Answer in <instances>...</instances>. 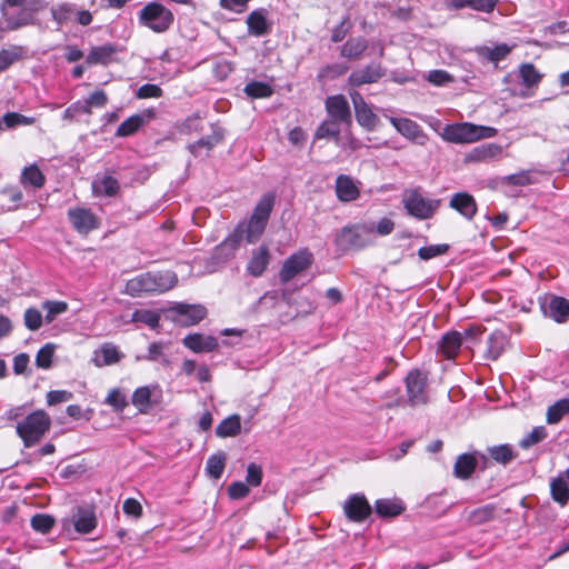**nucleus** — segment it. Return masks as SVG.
Segmentation results:
<instances>
[{
	"label": "nucleus",
	"instance_id": "1",
	"mask_svg": "<svg viewBox=\"0 0 569 569\" xmlns=\"http://www.w3.org/2000/svg\"><path fill=\"white\" fill-rule=\"evenodd\" d=\"M176 283L177 276L173 271H149L128 280L126 293L131 297H140L146 293H162L173 288Z\"/></svg>",
	"mask_w": 569,
	"mask_h": 569
},
{
	"label": "nucleus",
	"instance_id": "2",
	"mask_svg": "<svg viewBox=\"0 0 569 569\" xmlns=\"http://www.w3.org/2000/svg\"><path fill=\"white\" fill-rule=\"evenodd\" d=\"M497 133V130L492 127L479 126L470 122H460L447 124L443 128L441 137L443 140L462 144L472 143L481 139L492 138Z\"/></svg>",
	"mask_w": 569,
	"mask_h": 569
},
{
	"label": "nucleus",
	"instance_id": "3",
	"mask_svg": "<svg viewBox=\"0 0 569 569\" xmlns=\"http://www.w3.org/2000/svg\"><path fill=\"white\" fill-rule=\"evenodd\" d=\"M274 200L276 196L273 193L263 194L254 207L249 221L246 224L241 223L248 243H254L261 238L272 212Z\"/></svg>",
	"mask_w": 569,
	"mask_h": 569
},
{
	"label": "nucleus",
	"instance_id": "4",
	"mask_svg": "<svg viewBox=\"0 0 569 569\" xmlns=\"http://www.w3.org/2000/svg\"><path fill=\"white\" fill-rule=\"evenodd\" d=\"M51 427L50 416L42 409L29 413L17 425V433L23 441L24 447L30 448L37 445Z\"/></svg>",
	"mask_w": 569,
	"mask_h": 569
},
{
	"label": "nucleus",
	"instance_id": "5",
	"mask_svg": "<svg viewBox=\"0 0 569 569\" xmlns=\"http://www.w3.org/2000/svg\"><path fill=\"white\" fill-rule=\"evenodd\" d=\"M139 24L154 33L167 32L174 23L173 12L161 2L146 3L138 13Z\"/></svg>",
	"mask_w": 569,
	"mask_h": 569
},
{
	"label": "nucleus",
	"instance_id": "6",
	"mask_svg": "<svg viewBox=\"0 0 569 569\" xmlns=\"http://www.w3.org/2000/svg\"><path fill=\"white\" fill-rule=\"evenodd\" d=\"M403 207L408 214L419 219H431L440 207V199H427L418 189L409 190L405 193Z\"/></svg>",
	"mask_w": 569,
	"mask_h": 569
},
{
	"label": "nucleus",
	"instance_id": "7",
	"mask_svg": "<svg viewBox=\"0 0 569 569\" xmlns=\"http://www.w3.org/2000/svg\"><path fill=\"white\" fill-rule=\"evenodd\" d=\"M315 262V256L308 248H301L290 254L279 271V280L282 284L288 283L299 273L308 270Z\"/></svg>",
	"mask_w": 569,
	"mask_h": 569
},
{
	"label": "nucleus",
	"instance_id": "8",
	"mask_svg": "<svg viewBox=\"0 0 569 569\" xmlns=\"http://www.w3.org/2000/svg\"><path fill=\"white\" fill-rule=\"evenodd\" d=\"M373 227H367L366 224L345 227L337 234L336 244L345 251L363 249L370 243L366 236L373 232Z\"/></svg>",
	"mask_w": 569,
	"mask_h": 569
},
{
	"label": "nucleus",
	"instance_id": "9",
	"mask_svg": "<svg viewBox=\"0 0 569 569\" xmlns=\"http://www.w3.org/2000/svg\"><path fill=\"white\" fill-rule=\"evenodd\" d=\"M427 383L428 376L426 372L412 369L407 373L405 385L409 406L416 407L428 402Z\"/></svg>",
	"mask_w": 569,
	"mask_h": 569
},
{
	"label": "nucleus",
	"instance_id": "10",
	"mask_svg": "<svg viewBox=\"0 0 569 569\" xmlns=\"http://www.w3.org/2000/svg\"><path fill=\"white\" fill-rule=\"evenodd\" d=\"M349 96L353 104L358 124L367 131H373L380 123L379 117L373 112L372 108L366 102L359 91H350Z\"/></svg>",
	"mask_w": 569,
	"mask_h": 569
},
{
	"label": "nucleus",
	"instance_id": "11",
	"mask_svg": "<svg viewBox=\"0 0 569 569\" xmlns=\"http://www.w3.org/2000/svg\"><path fill=\"white\" fill-rule=\"evenodd\" d=\"M343 512L349 521L361 523L371 516L372 507L365 495L355 493L345 501Z\"/></svg>",
	"mask_w": 569,
	"mask_h": 569
},
{
	"label": "nucleus",
	"instance_id": "12",
	"mask_svg": "<svg viewBox=\"0 0 569 569\" xmlns=\"http://www.w3.org/2000/svg\"><path fill=\"white\" fill-rule=\"evenodd\" d=\"M325 109L329 119L341 122L346 127L352 124V113L347 98L341 94L327 97Z\"/></svg>",
	"mask_w": 569,
	"mask_h": 569
},
{
	"label": "nucleus",
	"instance_id": "13",
	"mask_svg": "<svg viewBox=\"0 0 569 569\" xmlns=\"http://www.w3.org/2000/svg\"><path fill=\"white\" fill-rule=\"evenodd\" d=\"M178 316L173 320L182 327H190L199 323L207 317V309L201 305L176 303L169 309Z\"/></svg>",
	"mask_w": 569,
	"mask_h": 569
},
{
	"label": "nucleus",
	"instance_id": "14",
	"mask_svg": "<svg viewBox=\"0 0 569 569\" xmlns=\"http://www.w3.org/2000/svg\"><path fill=\"white\" fill-rule=\"evenodd\" d=\"M68 218L78 233L88 234L100 227L99 218L87 208H72L68 210Z\"/></svg>",
	"mask_w": 569,
	"mask_h": 569
},
{
	"label": "nucleus",
	"instance_id": "15",
	"mask_svg": "<svg viewBox=\"0 0 569 569\" xmlns=\"http://www.w3.org/2000/svg\"><path fill=\"white\" fill-rule=\"evenodd\" d=\"M386 74V69L380 62H372L362 69L353 70L348 77V84L359 88L363 84L377 83Z\"/></svg>",
	"mask_w": 569,
	"mask_h": 569
},
{
	"label": "nucleus",
	"instance_id": "16",
	"mask_svg": "<svg viewBox=\"0 0 569 569\" xmlns=\"http://www.w3.org/2000/svg\"><path fill=\"white\" fill-rule=\"evenodd\" d=\"M389 121L395 127V129L406 139L420 146H425L427 143L429 139L428 134L416 121L409 118L396 117H391Z\"/></svg>",
	"mask_w": 569,
	"mask_h": 569
},
{
	"label": "nucleus",
	"instance_id": "17",
	"mask_svg": "<svg viewBox=\"0 0 569 569\" xmlns=\"http://www.w3.org/2000/svg\"><path fill=\"white\" fill-rule=\"evenodd\" d=\"M91 191L94 197L114 198L120 194L121 184L111 172L107 171L92 180Z\"/></svg>",
	"mask_w": 569,
	"mask_h": 569
},
{
	"label": "nucleus",
	"instance_id": "18",
	"mask_svg": "<svg viewBox=\"0 0 569 569\" xmlns=\"http://www.w3.org/2000/svg\"><path fill=\"white\" fill-rule=\"evenodd\" d=\"M268 10L258 8L252 10L246 19L247 30L250 36L262 37L270 32L271 24L268 21Z\"/></svg>",
	"mask_w": 569,
	"mask_h": 569
},
{
	"label": "nucleus",
	"instance_id": "19",
	"mask_svg": "<svg viewBox=\"0 0 569 569\" xmlns=\"http://www.w3.org/2000/svg\"><path fill=\"white\" fill-rule=\"evenodd\" d=\"M119 48L112 43H106L102 46L92 47L87 57L86 62L89 66H109L112 62H116L114 56L119 52Z\"/></svg>",
	"mask_w": 569,
	"mask_h": 569
},
{
	"label": "nucleus",
	"instance_id": "20",
	"mask_svg": "<svg viewBox=\"0 0 569 569\" xmlns=\"http://www.w3.org/2000/svg\"><path fill=\"white\" fill-rule=\"evenodd\" d=\"M154 117L156 112L153 109H148L143 114L136 113L130 116L118 126L116 130V137L126 138L134 134L146 123L147 120H150Z\"/></svg>",
	"mask_w": 569,
	"mask_h": 569
},
{
	"label": "nucleus",
	"instance_id": "21",
	"mask_svg": "<svg viewBox=\"0 0 569 569\" xmlns=\"http://www.w3.org/2000/svg\"><path fill=\"white\" fill-rule=\"evenodd\" d=\"M449 207L455 209L467 220H472L478 211L473 196L468 192L455 193L449 201Z\"/></svg>",
	"mask_w": 569,
	"mask_h": 569
},
{
	"label": "nucleus",
	"instance_id": "22",
	"mask_svg": "<svg viewBox=\"0 0 569 569\" xmlns=\"http://www.w3.org/2000/svg\"><path fill=\"white\" fill-rule=\"evenodd\" d=\"M123 358V353L111 342H104L99 349L94 350L92 363L97 368L112 366L118 363Z\"/></svg>",
	"mask_w": 569,
	"mask_h": 569
},
{
	"label": "nucleus",
	"instance_id": "23",
	"mask_svg": "<svg viewBox=\"0 0 569 569\" xmlns=\"http://www.w3.org/2000/svg\"><path fill=\"white\" fill-rule=\"evenodd\" d=\"M543 312L557 323H565L569 319V300L560 296H551Z\"/></svg>",
	"mask_w": 569,
	"mask_h": 569
},
{
	"label": "nucleus",
	"instance_id": "24",
	"mask_svg": "<svg viewBox=\"0 0 569 569\" xmlns=\"http://www.w3.org/2000/svg\"><path fill=\"white\" fill-rule=\"evenodd\" d=\"M515 48L516 44L498 43L495 47L478 46L475 48V52L481 59L497 64L499 61L505 60Z\"/></svg>",
	"mask_w": 569,
	"mask_h": 569
},
{
	"label": "nucleus",
	"instance_id": "25",
	"mask_svg": "<svg viewBox=\"0 0 569 569\" xmlns=\"http://www.w3.org/2000/svg\"><path fill=\"white\" fill-rule=\"evenodd\" d=\"M462 345V335L458 331L445 333L439 341L438 351L448 360H453L459 353Z\"/></svg>",
	"mask_w": 569,
	"mask_h": 569
},
{
	"label": "nucleus",
	"instance_id": "26",
	"mask_svg": "<svg viewBox=\"0 0 569 569\" xmlns=\"http://www.w3.org/2000/svg\"><path fill=\"white\" fill-rule=\"evenodd\" d=\"M183 346L193 352H210L218 348V340L214 337H203L201 333H190L182 340Z\"/></svg>",
	"mask_w": 569,
	"mask_h": 569
},
{
	"label": "nucleus",
	"instance_id": "27",
	"mask_svg": "<svg viewBox=\"0 0 569 569\" xmlns=\"http://www.w3.org/2000/svg\"><path fill=\"white\" fill-rule=\"evenodd\" d=\"M336 194L337 198L342 202L355 201L360 197V190L347 174H340L336 179Z\"/></svg>",
	"mask_w": 569,
	"mask_h": 569
},
{
	"label": "nucleus",
	"instance_id": "28",
	"mask_svg": "<svg viewBox=\"0 0 569 569\" xmlns=\"http://www.w3.org/2000/svg\"><path fill=\"white\" fill-rule=\"evenodd\" d=\"M2 17L6 21V29L10 31L34 23L33 10L27 7H22L17 13H10L8 11L7 16Z\"/></svg>",
	"mask_w": 569,
	"mask_h": 569
},
{
	"label": "nucleus",
	"instance_id": "29",
	"mask_svg": "<svg viewBox=\"0 0 569 569\" xmlns=\"http://www.w3.org/2000/svg\"><path fill=\"white\" fill-rule=\"evenodd\" d=\"M74 529L79 533H90L97 528L98 520L92 509L79 507L73 520Z\"/></svg>",
	"mask_w": 569,
	"mask_h": 569
},
{
	"label": "nucleus",
	"instance_id": "30",
	"mask_svg": "<svg viewBox=\"0 0 569 569\" xmlns=\"http://www.w3.org/2000/svg\"><path fill=\"white\" fill-rule=\"evenodd\" d=\"M223 140V131L219 126H211V134L200 138L193 143L189 144V151L198 157L200 154V149L206 148L208 151L214 148Z\"/></svg>",
	"mask_w": 569,
	"mask_h": 569
},
{
	"label": "nucleus",
	"instance_id": "31",
	"mask_svg": "<svg viewBox=\"0 0 569 569\" xmlns=\"http://www.w3.org/2000/svg\"><path fill=\"white\" fill-rule=\"evenodd\" d=\"M502 151L501 146L497 143H485L473 148L467 156V162H485L498 157Z\"/></svg>",
	"mask_w": 569,
	"mask_h": 569
},
{
	"label": "nucleus",
	"instance_id": "32",
	"mask_svg": "<svg viewBox=\"0 0 569 569\" xmlns=\"http://www.w3.org/2000/svg\"><path fill=\"white\" fill-rule=\"evenodd\" d=\"M270 262V252L267 246H261L250 259L247 270L253 277H260Z\"/></svg>",
	"mask_w": 569,
	"mask_h": 569
},
{
	"label": "nucleus",
	"instance_id": "33",
	"mask_svg": "<svg viewBox=\"0 0 569 569\" xmlns=\"http://www.w3.org/2000/svg\"><path fill=\"white\" fill-rule=\"evenodd\" d=\"M244 238L243 226L239 224L219 246L216 247V254L224 253L226 257L233 256Z\"/></svg>",
	"mask_w": 569,
	"mask_h": 569
},
{
	"label": "nucleus",
	"instance_id": "34",
	"mask_svg": "<svg viewBox=\"0 0 569 569\" xmlns=\"http://www.w3.org/2000/svg\"><path fill=\"white\" fill-rule=\"evenodd\" d=\"M497 0H449L448 8L460 10L470 8L475 11L490 13L495 10Z\"/></svg>",
	"mask_w": 569,
	"mask_h": 569
},
{
	"label": "nucleus",
	"instance_id": "35",
	"mask_svg": "<svg viewBox=\"0 0 569 569\" xmlns=\"http://www.w3.org/2000/svg\"><path fill=\"white\" fill-rule=\"evenodd\" d=\"M477 468V459L471 453L460 455L453 466V473L457 478L469 479Z\"/></svg>",
	"mask_w": 569,
	"mask_h": 569
},
{
	"label": "nucleus",
	"instance_id": "36",
	"mask_svg": "<svg viewBox=\"0 0 569 569\" xmlns=\"http://www.w3.org/2000/svg\"><path fill=\"white\" fill-rule=\"evenodd\" d=\"M368 48V41L362 37L349 38L341 47V57L356 60L359 59Z\"/></svg>",
	"mask_w": 569,
	"mask_h": 569
},
{
	"label": "nucleus",
	"instance_id": "37",
	"mask_svg": "<svg viewBox=\"0 0 569 569\" xmlns=\"http://www.w3.org/2000/svg\"><path fill=\"white\" fill-rule=\"evenodd\" d=\"M506 345V337L501 331H493L487 339V349L485 358L487 360L496 361L503 352Z\"/></svg>",
	"mask_w": 569,
	"mask_h": 569
},
{
	"label": "nucleus",
	"instance_id": "38",
	"mask_svg": "<svg viewBox=\"0 0 569 569\" xmlns=\"http://www.w3.org/2000/svg\"><path fill=\"white\" fill-rule=\"evenodd\" d=\"M497 513V507L492 503H488L470 510L467 516V521L471 526H480L495 519Z\"/></svg>",
	"mask_w": 569,
	"mask_h": 569
},
{
	"label": "nucleus",
	"instance_id": "39",
	"mask_svg": "<svg viewBox=\"0 0 569 569\" xmlns=\"http://www.w3.org/2000/svg\"><path fill=\"white\" fill-rule=\"evenodd\" d=\"M241 432L240 416L234 413L224 418L216 428L219 438L236 437Z\"/></svg>",
	"mask_w": 569,
	"mask_h": 569
},
{
	"label": "nucleus",
	"instance_id": "40",
	"mask_svg": "<svg viewBox=\"0 0 569 569\" xmlns=\"http://www.w3.org/2000/svg\"><path fill=\"white\" fill-rule=\"evenodd\" d=\"M341 124V122L329 118L323 120L316 129L315 139H333L338 142L340 140Z\"/></svg>",
	"mask_w": 569,
	"mask_h": 569
},
{
	"label": "nucleus",
	"instance_id": "41",
	"mask_svg": "<svg viewBox=\"0 0 569 569\" xmlns=\"http://www.w3.org/2000/svg\"><path fill=\"white\" fill-rule=\"evenodd\" d=\"M569 415V398H562L548 407L546 421L548 425H556Z\"/></svg>",
	"mask_w": 569,
	"mask_h": 569
},
{
	"label": "nucleus",
	"instance_id": "42",
	"mask_svg": "<svg viewBox=\"0 0 569 569\" xmlns=\"http://www.w3.org/2000/svg\"><path fill=\"white\" fill-rule=\"evenodd\" d=\"M131 402L140 413H148L152 407L150 387L143 386L137 388L132 393Z\"/></svg>",
	"mask_w": 569,
	"mask_h": 569
},
{
	"label": "nucleus",
	"instance_id": "43",
	"mask_svg": "<svg viewBox=\"0 0 569 569\" xmlns=\"http://www.w3.org/2000/svg\"><path fill=\"white\" fill-rule=\"evenodd\" d=\"M227 461V456L224 452L220 451L214 455H211L206 465V471L210 478L218 480L222 477L224 471Z\"/></svg>",
	"mask_w": 569,
	"mask_h": 569
},
{
	"label": "nucleus",
	"instance_id": "44",
	"mask_svg": "<svg viewBox=\"0 0 569 569\" xmlns=\"http://www.w3.org/2000/svg\"><path fill=\"white\" fill-rule=\"evenodd\" d=\"M550 493L553 501L559 503L561 507L569 502V487L567 481L561 477L551 480Z\"/></svg>",
	"mask_w": 569,
	"mask_h": 569
},
{
	"label": "nucleus",
	"instance_id": "45",
	"mask_svg": "<svg viewBox=\"0 0 569 569\" xmlns=\"http://www.w3.org/2000/svg\"><path fill=\"white\" fill-rule=\"evenodd\" d=\"M519 76L522 80V83L527 88L537 87L543 77V74L540 73L539 70L535 67V64L530 62L520 64Z\"/></svg>",
	"mask_w": 569,
	"mask_h": 569
},
{
	"label": "nucleus",
	"instance_id": "46",
	"mask_svg": "<svg viewBox=\"0 0 569 569\" xmlns=\"http://www.w3.org/2000/svg\"><path fill=\"white\" fill-rule=\"evenodd\" d=\"M488 453L493 461L500 465H508L517 457L513 448L507 443L489 448Z\"/></svg>",
	"mask_w": 569,
	"mask_h": 569
},
{
	"label": "nucleus",
	"instance_id": "47",
	"mask_svg": "<svg viewBox=\"0 0 569 569\" xmlns=\"http://www.w3.org/2000/svg\"><path fill=\"white\" fill-rule=\"evenodd\" d=\"M46 182V177L41 172V170L36 166L26 167L21 173V183L30 184L34 188L43 187Z\"/></svg>",
	"mask_w": 569,
	"mask_h": 569
},
{
	"label": "nucleus",
	"instance_id": "48",
	"mask_svg": "<svg viewBox=\"0 0 569 569\" xmlns=\"http://www.w3.org/2000/svg\"><path fill=\"white\" fill-rule=\"evenodd\" d=\"M23 52L24 50L21 46H12L9 49L0 50V73L6 71L16 61L20 60Z\"/></svg>",
	"mask_w": 569,
	"mask_h": 569
},
{
	"label": "nucleus",
	"instance_id": "49",
	"mask_svg": "<svg viewBox=\"0 0 569 569\" xmlns=\"http://www.w3.org/2000/svg\"><path fill=\"white\" fill-rule=\"evenodd\" d=\"M54 517L47 513H36L30 520L31 528L42 535L49 533L54 527Z\"/></svg>",
	"mask_w": 569,
	"mask_h": 569
},
{
	"label": "nucleus",
	"instance_id": "50",
	"mask_svg": "<svg viewBox=\"0 0 569 569\" xmlns=\"http://www.w3.org/2000/svg\"><path fill=\"white\" fill-rule=\"evenodd\" d=\"M243 91L248 97L253 99L268 98L273 93L272 87L261 81H251L247 83Z\"/></svg>",
	"mask_w": 569,
	"mask_h": 569
},
{
	"label": "nucleus",
	"instance_id": "51",
	"mask_svg": "<svg viewBox=\"0 0 569 569\" xmlns=\"http://www.w3.org/2000/svg\"><path fill=\"white\" fill-rule=\"evenodd\" d=\"M375 509L380 517H397L405 510L401 505L389 499L377 500Z\"/></svg>",
	"mask_w": 569,
	"mask_h": 569
},
{
	"label": "nucleus",
	"instance_id": "52",
	"mask_svg": "<svg viewBox=\"0 0 569 569\" xmlns=\"http://www.w3.org/2000/svg\"><path fill=\"white\" fill-rule=\"evenodd\" d=\"M68 307L69 306L66 301H43L42 309L46 311V322L51 323L59 315L64 313L68 310Z\"/></svg>",
	"mask_w": 569,
	"mask_h": 569
},
{
	"label": "nucleus",
	"instance_id": "53",
	"mask_svg": "<svg viewBox=\"0 0 569 569\" xmlns=\"http://www.w3.org/2000/svg\"><path fill=\"white\" fill-rule=\"evenodd\" d=\"M131 321L141 322L149 326L152 329H156L157 327H159L160 316L152 310L138 309L133 311Z\"/></svg>",
	"mask_w": 569,
	"mask_h": 569
},
{
	"label": "nucleus",
	"instance_id": "54",
	"mask_svg": "<svg viewBox=\"0 0 569 569\" xmlns=\"http://www.w3.org/2000/svg\"><path fill=\"white\" fill-rule=\"evenodd\" d=\"M3 122L6 129H13L18 126H32L36 123V118L18 112H7L3 114Z\"/></svg>",
	"mask_w": 569,
	"mask_h": 569
},
{
	"label": "nucleus",
	"instance_id": "55",
	"mask_svg": "<svg viewBox=\"0 0 569 569\" xmlns=\"http://www.w3.org/2000/svg\"><path fill=\"white\" fill-rule=\"evenodd\" d=\"M548 436L547 429L543 426L535 427L526 437H523L519 446L522 449H529L530 447L541 442Z\"/></svg>",
	"mask_w": 569,
	"mask_h": 569
},
{
	"label": "nucleus",
	"instance_id": "56",
	"mask_svg": "<svg viewBox=\"0 0 569 569\" xmlns=\"http://www.w3.org/2000/svg\"><path fill=\"white\" fill-rule=\"evenodd\" d=\"M104 402L112 407L117 412H121L128 406L126 396L119 388H113L109 391Z\"/></svg>",
	"mask_w": 569,
	"mask_h": 569
},
{
	"label": "nucleus",
	"instance_id": "57",
	"mask_svg": "<svg viewBox=\"0 0 569 569\" xmlns=\"http://www.w3.org/2000/svg\"><path fill=\"white\" fill-rule=\"evenodd\" d=\"M502 183L507 186L525 187L533 183L530 176V171L521 170L517 173H512L502 178Z\"/></svg>",
	"mask_w": 569,
	"mask_h": 569
},
{
	"label": "nucleus",
	"instance_id": "58",
	"mask_svg": "<svg viewBox=\"0 0 569 569\" xmlns=\"http://www.w3.org/2000/svg\"><path fill=\"white\" fill-rule=\"evenodd\" d=\"M54 347L51 343L44 345L36 356V365L42 369H49L52 365Z\"/></svg>",
	"mask_w": 569,
	"mask_h": 569
},
{
	"label": "nucleus",
	"instance_id": "59",
	"mask_svg": "<svg viewBox=\"0 0 569 569\" xmlns=\"http://www.w3.org/2000/svg\"><path fill=\"white\" fill-rule=\"evenodd\" d=\"M449 250V244L441 243V244H431L421 247L418 250V256L422 260H429L437 256L445 254Z\"/></svg>",
	"mask_w": 569,
	"mask_h": 569
},
{
	"label": "nucleus",
	"instance_id": "60",
	"mask_svg": "<svg viewBox=\"0 0 569 569\" xmlns=\"http://www.w3.org/2000/svg\"><path fill=\"white\" fill-rule=\"evenodd\" d=\"M352 28V23L349 16H345L341 22L336 26L331 33V41L337 43L342 41Z\"/></svg>",
	"mask_w": 569,
	"mask_h": 569
},
{
	"label": "nucleus",
	"instance_id": "61",
	"mask_svg": "<svg viewBox=\"0 0 569 569\" xmlns=\"http://www.w3.org/2000/svg\"><path fill=\"white\" fill-rule=\"evenodd\" d=\"M24 325L31 330H38L42 325L41 312L36 308H28L24 312Z\"/></svg>",
	"mask_w": 569,
	"mask_h": 569
},
{
	"label": "nucleus",
	"instance_id": "62",
	"mask_svg": "<svg viewBox=\"0 0 569 569\" xmlns=\"http://www.w3.org/2000/svg\"><path fill=\"white\" fill-rule=\"evenodd\" d=\"M202 116L199 112H196L184 119V121L181 123L180 131L190 133L192 131L199 132L202 130Z\"/></svg>",
	"mask_w": 569,
	"mask_h": 569
},
{
	"label": "nucleus",
	"instance_id": "63",
	"mask_svg": "<svg viewBox=\"0 0 569 569\" xmlns=\"http://www.w3.org/2000/svg\"><path fill=\"white\" fill-rule=\"evenodd\" d=\"M262 476H263L262 468L259 465H257L254 462L249 463V466L247 468V476H246V481L249 486H252V487L260 486L261 481H262Z\"/></svg>",
	"mask_w": 569,
	"mask_h": 569
},
{
	"label": "nucleus",
	"instance_id": "64",
	"mask_svg": "<svg viewBox=\"0 0 569 569\" xmlns=\"http://www.w3.org/2000/svg\"><path fill=\"white\" fill-rule=\"evenodd\" d=\"M74 13L76 11L67 4L52 9V18L59 24H63L71 20L74 17Z\"/></svg>",
	"mask_w": 569,
	"mask_h": 569
}]
</instances>
